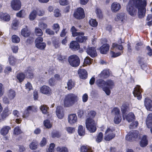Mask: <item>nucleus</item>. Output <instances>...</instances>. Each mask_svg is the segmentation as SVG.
I'll return each mask as SVG.
<instances>
[{
	"label": "nucleus",
	"instance_id": "cd10ccee",
	"mask_svg": "<svg viewBox=\"0 0 152 152\" xmlns=\"http://www.w3.org/2000/svg\"><path fill=\"white\" fill-rule=\"evenodd\" d=\"M0 18L6 21H9L10 20V16L6 13H3L2 12L0 13Z\"/></svg>",
	"mask_w": 152,
	"mask_h": 152
},
{
	"label": "nucleus",
	"instance_id": "338daca9",
	"mask_svg": "<svg viewBox=\"0 0 152 152\" xmlns=\"http://www.w3.org/2000/svg\"><path fill=\"white\" fill-rule=\"evenodd\" d=\"M44 125L47 128H50L51 127V125L48 120H46L44 121Z\"/></svg>",
	"mask_w": 152,
	"mask_h": 152
},
{
	"label": "nucleus",
	"instance_id": "7ed1b4c3",
	"mask_svg": "<svg viewBox=\"0 0 152 152\" xmlns=\"http://www.w3.org/2000/svg\"><path fill=\"white\" fill-rule=\"evenodd\" d=\"M115 86L113 80L109 79L105 81V87L103 88V90L106 94L109 95L110 93V89H112Z\"/></svg>",
	"mask_w": 152,
	"mask_h": 152
},
{
	"label": "nucleus",
	"instance_id": "a878e982",
	"mask_svg": "<svg viewBox=\"0 0 152 152\" xmlns=\"http://www.w3.org/2000/svg\"><path fill=\"white\" fill-rule=\"evenodd\" d=\"M27 27V26H26L25 28L22 29L21 31V34L25 37H28L30 34V32L28 30Z\"/></svg>",
	"mask_w": 152,
	"mask_h": 152
},
{
	"label": "nucleus",
	"instance_id": "72a5a7b5",
	"mask_svg": "<svg viewBox=\"0 0 152 152\" xmlns=\"http://www.w3.org/2000/svg\"><path fill=\"white\" fill-rule=\"evenodd\" d=\"M148 144V140L147 139L146 136H144L141 140L140 143V145L142 147L146 146Z\"/></svg>",
	"mask_w": 152,
	"mask_h": 152
},
{
	"label": "nucleus",
	"instance_id": "f704fd0d",
	"mask_svg": "<svg viewBox=\"0 0 152 152\" xmlns=\"http://www.w3.org/2000/svg\"><path fill=\"white\" fill-rule=\"evenodd\" d=\"M26 108L31 114H32L33 113H36L37 111V108L36 106L34 105L29 106Z\"/></svg>",
	"mask_w": 152,
	"mask_h": 152
},
{
	"label": "nucleus",
	"instance_id": "6e6d98bb",
	"mask_svg": "<svg viewBox=\"0 0 152 152\" xmlns=\"http://www.w3.org/2000/svg\"><path fill=\"white\" fill-rule=\"evenodd\" d=\"M56 150L59 152H68L67 148L65 147H58L56 148Z\"/></svg>",
	"mask_w": 152,
	"mask_h": 152
},
{
	"label": "nucleus",
	"instance_id": "4d7b16f0",
	"mask_svg": "<svg viewBox=\"0 0 152 152\" xmlns=\"http://www.w3.org/2000/svg\"><path fill=\"white\" fill-rule=\"evenodd\" d=\"M65 129L68 133L69 134L72 133L75 131V128L71 127H66Z\"/></svg>",
	"mask_w": 152,
	"mask_h": 152
},
{
	"label": "nucleus",
	"instance_id": "69168bd1",
	"mask_svg": "<svg viewBox=\"0 0 152 152\" xmlns=\"http://www.w3.org/2000/svg\"><path fill=\"white\" fill-rule=\"evenodd\" d=\"M138 125L137 121H136L132 122L129 126L130 129H133L136 128Z\"/></svg>",
	"mask_w": 152,
	"mask_h": 152
},
{
	"label": "nucleus",
	"instance_id": "f3484780",
	"mask_svg": "<svg viewBox=\"0 0 152 152\" xmlns=\"http://www.w3.org/2000/svg\"><path fill=\"white\" fill-rule=\"evenodd\" d=\"M56 115L60 119L63 118L64 114L63 108L60 106H58L56 109Z\"/></svg>",
	"mask_w": 152,
	"mask_h": 152
},
{
	"label": "nucleus",
	"instance_id": "603ef678",
	"mask_svg": "<svg viewBox=\"0 0 152 152\" xmlns=\"http://www.w3.org/2000/svg\"><path fill=\"white\" fill-rule=\"evenodd\" d=\"M59 25L58 23H55L52 26V28L56 33H57L60 29Z\"/></svg>",
	"mask_w": 152,
	"mask_h": 152
},
{
	"label": "nucleus",
	"instance_id": "ea45409f",
	"mask_svg": "<svg viewBox=\"0 0 152 152\" xmlns=\"http://www.w3.org/2000/svg\"><path fill=\"white\" fill-rule=\"evenodd\" d=\"M78 132L80 135H84L85 134V128H83L82 126L80 125L78 127Z\"/></svg>",
	"mask_w": 152,
	"mask_h": 152
},
{
	"label": "nucleus",
	"instance_id": "0eeeda50",
	"mask_svg": "<svg viewBox=\"0 0 152 152\" xmlns=\"http://www.w3.org/2000/svg\"><path fill=\"white\" fill-rule=\"evenodd\" d=\"M42 38L39 37L37 38L35 40V46L39 49L43 50L45 49L46 46V43L43 42Z\"/></svg>",
	"mask_w": 152,
	"mask_h": 152
},
{
	"label": "nucleus",
	"instance_id": "9d476101",
	"mask_svg": "<svg viewBox=\"0 0 152 152\" xmlns=\"http://www.w3.org/2000/svg\"><path fill=\"white\" fill-rule=\"evenodd\" d=\"M74 17L77 19L83 18L85 16L84 11L83 8L81 7L78 8L74 13Z\"/></svg>",
	"mask_w": 152,
	"mask_h": 152
},
{
	"label": "nucleus",
	"instance_id": "e433bc0d",
	"mask_svg": "<svg viewBox=\"0 0 152 152\" xmlns=\"http://www.w3.org/2000/svg\"><path fill=\"white\" fill-rule=\"evenodd\" d=\"M15 92L14 90L10 89L9 91L8 96L10 99H13L15 97Z\"/></svg>",
	"mask_w": 152,
	"mask_h": 152
},
{
	"label": "nucleus",
	"instance_id": "412c9836",
	"mask_svg": "<svg viewBox=\"0 0 152 152\" xmlns=\"http://www.w3.org/2000/svg\"><path fill=\"white\" fill-rule=\"evenodd\" d=\"M110 48L109 45L107 44H105L102 46L100 48V53L103 54H105L109 51Z\"/></svg>",
	"mask_w": 152,
	"mask_h": 152
},
{
	"label": "nucleus",
	"instance_id": "a19ab883",
	"mask_svg": "<svg viewBox=\"0 0 152 152\" xmlns=\"http://www.w3.org/2000/svg\"><path fill=\"white\" fill-rule=\"evenodd\" d=\"M37 13L36 10H33L29 15V19L31 20H34L36 17Z\"/></svg>",
	"mask_w": 152,
	"mask_h": 152
},
{
	"label": "nucleus",
	"instance_id": "bf43d9fd",
	"mask_svg": "<svg viewBox=\"0 0 152 152\" xmlns=\"http://www.w3.org/2000/svg\"><path fill=\"white\" fill-rule=\"evenodd\" d=\"M55 146V144L54 143L50 144L48 150H47V152H54V148Z\"/></svg>",
	"mask_w": 152,
	"mask_h": 152
},
{
	"label": "nucleus",
	"instance_id": "5fc2aeb1",
	"mask_svg": "<svg viewBox=\"0 0 152 152\" xmlns=\"http://www.w3.org/2000/svg\"><path fill=\"white\" fill-rule=\"evenodd\" d=\"M111 112L115 115H120V110L117 107H114L113 108Z\"/></svg>",
	"mask_w": 152,
	"mask_h": 152
},
{
	"label": "nucleus",
	"instance_id": "4468645a",
	"mask_svg": "<svg viewBox=\"0 0 152 152\" xmlns=\"http://www.w3.org/2000/svg\"><path fill=\"white\" fill-rule=\"evenodd\" d=\"M40 92L44 94L50 95L52 93V91L50 88L47 86H43L40 89Z\"/></svg>",
	"mask_w": 152,
	"mask_h": 152
},
{
	"label": "nucleus",
	"instance_id": "473e14b6",
	"mask_svg": "<svg viewBox=\"0 0 152 152\" xmlns=\"http://www.w3.org/2000/svg\"><path fill=\"white\" fill-rule=\"evenodd\" d=\"M124 19L125 14L123 13L118 14L115 19L116 21H121V22H123Z\"/></svg>",
	"mask_w": 152,
	"mask_h": 152
},
{
	"label": "nucleus",
	"instance_id": "4be33fe9",
	"mask_svg": "<svg viewBox=\"0 0 152 152\" xmlns=\"http://www.w3.org/2000/svg\"><path fill=\"white\" fill-rule=\"evenodd\" d=\"M84 35L83 33V34L78 35L76 38V41L79 43H83L86 42L87 39V37L83 36Z\"/></svg>",
	"mask_w": 152,
	"mask_h": 152
},
{
	"label": "nucleus",
	"instance_id": "864d4df0",
	"mask_svg": "<svg viewBox=\"0 0 152 152\" xmlns=\"http://www.w3.org/2000/svg\"><path fill=\"white\" fill-rule=\"evenodd\" d=\"M17 77L20 82H22L25 78V75L22 73L18 74Z\"/></svg>",
	"mask_w": 152,
	"mask_h": 152
},
{
	"label": "nucleus",
	"instance_id": "680f3d73",
	"mask_svg": "<svg viewBox=\"0 0 152 152\" xmlns=\"http://www.w3.org/2000/svg\"><path fill=\"white\" fill-rule=\"evenodd\" d=\"M19 23L18 21L17 20H14L12 22V27L15 29H16L18 26Z\"/></svg>",
	"mask_w": 152,
	"mask_h": 152
},
{
	"label": "nucleus",
	"instance_id": "ddd939ff",
	"mask_svg": "<svg viewBox=\"0 0 152 152\" xmlns=\"http://www.w3.org/2000/svg\"><path fill=\"white\" fill-rule=\"evenodd\" d=\"M86 52L92 57H95L97 55L96 49L94 47H88L86 50Z\"/></svg>",
	"mask_w": 152,
	"mask_h": 152
},
{
	"label": "nucleus",
	"instance_id": "2f4dec72",
	"mask_svg": "<svg viewBox=\"0 0 152 152\" xmlns=\"http://www.w3.org/2000/svg\"><path fill=\"white\" fill-rule=\"evenodd\" d=\"M134 118V114L132 113H129L127 116L125 115L124 119H126L128 122H130L133 120Z\"/></svg>",
	"mask_w": 152,
	"mask_h": 152
},
{
	"label": "nucleus",
	"instance_id": "2eb2a0df",
	"mask_svg": "<svg viewBox=\"0 0 152 152\" xmlns=\"http://www.w3.org/2000/svg\"><path fill=\"white\" fill-rule=\"evenodd\" d=\"M144 104L147 109L149 111H152V101L148 98H145Z\"/></svg>",
	"mask_w": 152,
	"mask_h": 152
},
{
	"label": "nucleus",
	"instance_id": "9b49d317",
	"mask_svg": "<svg viewBox=\"0 0 152 152\" xmlns=\"http://www.w3.org/2000/svg\"><path fill=\"white\" fill-rule=\"evenodd\" d=\"M142 91L140 86L137 85L135 87L133 93L135 97H137L138 99H140L142 97L141 93Z\"/></svg>",
	"mask_w": 152,
	"mask_h": 152
},
{
	"label": "nucleus",
	"instance_id": "5701e85b",
	"mask_svg": "<svg viewBox=\"0 0 152 152\" xmlns=\"http://www.w3.org/2000/svg\"><path fill=\"white\" fill-rule=\"evenodd\" d=\"M121 8L120 4L117 2L113 3L111 5V10L114 12H117L121 9Z\"/></svg>",
	"mask_w": 152,
	"mask_h": 152
},
{
	"label": "nucleus",
	"instance_id": "8fccbe9b",
	"mask_svg": "<svg viewBox=\"0 0 152 152\" xmlns=\"http://www.w3.org/2000/svg\"><path fill=\"white\" fill-rule=\"evenodd\" d=\"M15 62L16 59L13 56H11L9 57V62L10 65H14L15 64Z\"/></svg>",
	"mask_w": 152,
	"mask_h": 152
},
{
	"label": "nucleus",
	"instance_id": "49530a36",
	"mask_svg": "<svg viewBox=\"0 0 152 152\" xmlns=\"http://www.w3.org/2000/svg\"><path fill=\"white\" fill-rule=\"evenodd\" d=\"M103 134L102 132H100L97 135L96 139V141L98 142H100L103 139Z\"/></svg>",
	"mask_w": 152,
	"mask_h": 152
},
{
	"label": "nucleus",
	"instance_id": "79ce46f5",
	"mask_svg": "<svg viewBox=\"0 0 152 152\" xmlns=\"http://www.w3.org/2000/svg\"><path fill=\"white\" fill-rule=\"evenodd\" d=\"M40 109L43 113L47 114L48 113V107H47L46 105H42L40 107Z\"/></svg>",
	"mask_w": 152,
	"mask_h": 152
},
{
	"label": "nucleus",
	"instance_id": "de8ad7c7",
	"mask_svg": "<svg viewBox=\"0 0 152 152\" xmlns=\"http://www.w3.org/2000/svg\"><path fill=\"white\" fill-rule=\"evenodd\" d=\"M35 33L38 36H42L43 35V32L41 29L38 28H35Z\"/></svg>",
	"mask_w": 152,
	"mask_h": 152
},
{
	"label": "nucleus",
	"instance_id": "4c0bfd02",
	"mask_svg": "<svg viewBox=\"0 0 152 152\" xmlns=\"http://www.w3.org/2000/svg\"><path fill=\"white\" fill-rule=\"evenodd\" d=\"M71 30L72 32V35L73 37H76L78 35L83 34V33L82 32H77V30L74 26L72 27Z\"/></svg>",
	"mask_w": 152,
	"mask_h": 152
},
{
	"label": "nucleus",
	"instance_id": "37998d69",
	"mask_svg": "<svg viewBox=\"0 0 152 152\" xmlns=\"http://www.w3.org/2000/svg\"><path fill=\"white\" fill-rule=\"evenodd\" d=\"M32 69L31 68H29L26 72V75L28 77L31 78L33 76Z\"/></svg>",
	"mask_w": 152,
	"mask_h": 152
},
{
	"label": "nucleus",
	"instance_id": "a18cd8bd",
	"mask_svg": "<svg viewBox=\"0 0 152 152\" xmlns=\"http://www.w3.org/2000/svg\"><path fill=\"white\" fill-rule=\"evenodd\" d=\"M121 118L120 115H115L114 120V123L117 124H119L121 121Z\"/></svg>",
	"mask_w": 152,
	"mask_h": 152
},
{
	"label": "nucleus",
	"instance_id": "58836bf2",
	"mask_svg": "<svg viewBox=\"0 0 152 152\" xmlns=\"http://www.w3.org/2000/svg\"><path fill=\"white\" fill-rule=\"evenodd\" d=\"M96 114V112L93 110H91L89 111H88V114L86 115L87 118H92L94 117Z\"/></svg>",
	"mask_w": 152,
	"mask_h": 152
},
{
	"label": "nucleus",
	"instance_id": "774afa93",
	"mask_svg": "<svg viewBox=\"0 0 152 152\" xmlns=\"http://www.w3.org/2000/svg\"><path fill=\"white\" fill-rule=\"evenodd\" d=\"M38 25L39 27L42 29H45L47 27V25L43 22L39 23Z\"/></svg>",
	"mask_w": 152,
	"mask_h": 152
},
{
	"label": "nucleus",
	"instance_id": "f03ea898",
	"mask_svg": "<svg viewBox=\"0 0 152 152\" xmlns=\"http://www.w3.org/2000/svg\"><path fill=\"white\" fill-rule=\"evenodd\" d=\"M86 124V128L91 132H94L96 131V124L93 119L87 118Z\"/></svg>",
	"mask_w": 152,
	"mask_h": 152
},
{
	"label": "nucleus",
	"instance_id": "20e7f679",
	"mask_svg": "<svg viewBox=\"0 0 152 152\" xmlns=\"http://www.w3.org/2000/svg\"><path fill=\"white\" fill-rule=\"evenodd\" d=\"M68 61L70 65L73 67H77L80 64V59L76 55L70 56L68 58Z\"/></svg>",
	"mask_w": 152,
	"mask_h": 152
},
{
	"label": "nucleus",
	"instance_id": "e2e57ef3",
	"mask_svg": "<svg viewBox=\"0 0 152 152\" xmlns=\"http://www.w3.org/2000/svg\"><path fill=\"white\" fill-rule=\"evenodd\" d=\"M22 132L20 128L18 127H16L14 129V134H15L18 135Z\"/></svg>",
	"mask_w": 152,
	"mask_h": 152
},
{
	"label": "nucleus",
	"instance_id": "6ab92c4d",
	"mask_svg": "<svg viewBox=\"0 0 152 152\" xmlns=\"http://www.w3.org/2000/svg\"><path fill=\"white\" fill-rule=\"evenodd\" d=\"M77 121V116L75 114H71L68 115V121L71 124L75 123Z\"/></svg>",
	"mask_w": 152,
	"mask_h": 152
},
{
	"label": "nucleus",
	"instance_id": "c85d7f7f",
	"mask_svg": "<svg viewBox=\"0 0 152 152\" xmlns=\"http://www.w3.org/2000/svg\"><path fill=\"white\" fill-rule=\"evenodd\" d=\"M81 152H92V149L90 146L83 145L80 148Z\"/></svg>",
	"mask_w": 152,
	"mask_h": 152
},
{
	"label": "nucleus",
	"instance_id": "393cba45",
	"mask_svg": "<svg viewBox=\"0 0 152 152\" xmlns=\"http://www.w3.org/2000/svg\"><path fill=\"white\" fill-rule=\"evenodd\" d=\"M11 129V127L9 126H4L1 130V134L3 135L7 134L9 130Z\"/></svg>",
	"mask_w": 152,
	"mask_h": 152
},
{
	"label": "nucleus",
	"instance_id": "f8f14e48",
	"mask_svg": "<svg viewBox=\"0 0 152 152\" xmlns=\"http://www.w3.org/2000/svg\"><path fill=\"white\" fill-rule=\"evenodd\" d=\"M21 2L20 0H13L11 1V7L15 10H19L21 7Z\"/></svg>",
	"mask_w": 152,
	"mask_h": 152
},
{
	"label": "nucleus",
	"instance_id": "c03bdc74",
	"mask_svg": "<svg viewBox=\"0 0 152 152\" xmlns=\"http://www.w3.org/2000/svg\"><path fill=\"white\" fill-rule=\"evenodd\" d=\"M12 42L15 43H18L20 41V38L16 35H13L12 37Z\"/></svg>",
	"mask_w": 152,
	"mask_h": 152
},
{
	"label": "nucleus",
	"instance_id": "dca6fc26",
	"mask_svg": "<svg viewBox=\"0 0 152 152\" xmlns=\"http://www.w3.org/2000/svg\"><path fill=\"white\" fill-rule=\"evenodd\" d=\"M69 48L73 50L76 51L80 48V45L77 42L72 41L70 43Z\"/></svg>",
	"mask_w": 152,
	"mask_h": 152
},
{
	"label": "nucleus",
	"instance_id": "1a4fd4ad",
	"mask_svg": "<svg viewBox=\"0 0 152 152\" xmlns=\"http://www.w3.org/2000/svg\"><path fill=\"white\" fill-rule=\"evenodd\" d=\"M113 130L110 128L107 129L105 132L104 139L105 140L109 141L115 137V134L113 133Z\"/></svg>",
	"mask_w": 152,
	"mask_h": 152
},
{
	"label": "nucleus",
	"instance_id": "aec40b11",
	"mask_svg": "<svg viewBox=\"0 0 152 152\" xmlns=\"http://www.w3.org/2000/svg\"><path fill=\"white\" fill-rule=\"evenodd\" d=\"M110 73L109 69H105L103 70L99 74V76L101 78L106 79L109 77Z\"/></svg>",
	"mask_w": 152,
	"mask_h": 152
},
{
	"label": "nucleus",
	"instance_id": "b1692460",
	"mask_svg": "<svg viewBox=\"0 0 152 152\" xmlns=\"http://www.w3.org/2000/svg\"><path fill=\"white\" fill-rule=\"evenodd\" d=\"M146 123L148 128L152 126V113L149 114L147 118Z\"/></svg>",
	"mask_w": 152,
	"mask_h": 152
},
{
	"label": "nucleus",
	"instance_id": "6e6552de",
	"mask_svg": "<svg viewBox=\"0 0 152 152\" xmlns=\"http://www.w3.org/2000/svg\"><path fill=\"white\" fill-rule=\"evenodd\" d=\"M139 132L137 131L129 132L126 137V140L131 141L135 140L138 136Z\"/></svg>",
	"mask_w": 152,
	"mask_h": 152
},
{
	"label": "nucleus",
	"instance_id": "052dcab7",
	"mask_svg": "<svg viewBox=\"0 0 152 152\" xmlns=\"http://www.w3.org/2000/svg\"><path fill=\"white\" fill-rule=\"evenodd\" d=\"M92 60L89 57H86L84 59V63L90 65L91 63Z\"/></svg>",
	"mask_w": 152,
	"mask_h": 152
},
{
	"label": "nucleus",
	"instance_id": "a211bd4d",
	"mask_svg": "<svg viewBox=\"0 0 152 152\" xmlns=\"http://www.w3.org/2000/svg\"><path fill=\"white\" fill-rule=\"evenodd\" d=\"M80 77L82 79H86L87 77L88 74L86 71L84 69H80L78 71Z\"/></svg>",
	"mask_w": 152,
	"mask_h": 152
},
{
	"label": "nucleus",
	"instance_id": "7c9ffc66",
	"mask_svg": "<svg viewBox=\"0 0 152 152\" xmlns=\"http://www.w3.org/2000/svg\"><path fill=\"white\" fill-rule=\"evenodd\" d=\"M121 111L123 114V117L124 119L125 118V113L128 109V107L127 105L126 104H123L121 107Z\"/></svg>",
	"mask_w": 152,
	"mask_h": 152
},
{
	"label": "nucleus",
	"instance_id": "423d86ee",
	"mask_svg": "<svg viewBox=\"0 0 152 152\" xmlns=\"http://www.w3.org/2000/svg\"><path fill=\"white\" fill-rule=\"evenodd\" d=\"M112 48H115L121 51V52H118L117 53H115L113 51H111L110 54L111 55V56L113 57H118L121 55V54L123 53V51L122 50L123 49V46L121 45H118L116 43H113L112 45Z\"/></svg>",
	"mask_w": 152,
	"mask_h": 152
},
{
	"label": "nucleus",
	"instance_id": "f257e3e1",
	"mask_svg": "<svg viewBox=\"0 0 152 152\" xmlns=\"http://www.w3.org/2000/svg\"><path fill=\"white\" fill-rule=\"evenodd\" d=\"M77 95L70 93L66 95L64 100V105L65 107H69L73 105L78 100Z\"/></svg>",
	"mask_w": 152,
	"mask_h": 152
},
{
	"label": "nucleus",
	"instance_id": "c9c22d12",
	"mask_svg": "<svg viewBox=\"0 0 152 152\" xmlns=\"http://www.w3.org/2000/svg\"><path fill=\"white\" fill-rule=\"evenodd\" d=\"M96 83L98 86L100 88H103V87H105V81L103 80L99 79L98 80L96 81Z\"/></svg>",
	"mask_w": 152,
	"mask_h": 152
},
{
	"label": "nucleus",
	"instance_id": "bb28decb",
	"mask_svg": "<svg viewBox=\"0 0 152 152\" xmlns=\"http://www.w3.org/2000/svg\"><path fill=\"white\" fill-rule=\"evenodd\" d=\"M11 113V112L9 110L8 107L4 108L1 117L2 119H4Z\"/></svg>",
	"mask_w": 152,
	"mask_h": 152
},
{
	"label": "nucleus",
	"instance_id": "09e8293b",
	"mask_svg": "<svg viewBox=\"0 0 152 152\" xmlns=\"http://www.w3.org/2000/svg\"><path fill=\"white\" fill-rule=\"evenodd\" d=\"M89 24L91 26L95 27L97 26L98 22L96 20L91 19L89 21Z\"/></svg>",
	"mask_w": 152,
	"mask_h": 152
},
{
	"label": "nucleus",
	"instance_id": "c756f323",
	"mask_svg": "<svg viewBox=\"0 0 152 152\" xmlns=\"http://www.w3.org/2000/svg\"><path fill=\"white\" fill-rule=\"evenodd\" d=\"M75 85V83L72 80H69L67 82V88L69 90H71Z\"/></svg>",
	"mask_w": 152,
	"mask_h": 152
},
{
	"label": "nucleus",
	"instance_id": "3c124183",
	"mask_svg": "<svg viewBox=\"0 0 152 152\" xmlns=\"http://www.w3.org/2000/svg\"><path fill=\"white\" fill-rule=\"evenodd\" d=\"M30 114H31V113L29 111H28V110H27V108H26L23 113V118H27Z\"/></svg>",
	"mask_w": 152,
	"mask_h": 152
},
{
	"label": "nucleus",
	"instance_id": "0e129e2a",
	"mask_svg": "<svg viewBox=\"0 0 152 152\" xmlns=\"http://www.w3.org/2000/svg\"><path fill=\"white\" fill-rule=\"evenodd\" d=\"M96 13L97 17L99 19H102L103 17V15L101 12V10L99 9H97L96 10Z\"/></svg>",
	"mask_w": 152,
	"mask_h": 152
},
{
	"label": "nucleus",
	"instance_id": "13d9d810",
	"mask_svg": "<svg viewBox=\"0 0 152 152\" xmlns=\"http://www.w3.org/2000/svg\"><path fill=\"white\" fill-rule=\"evenodd\" d=\"M29 147L30 149L32 150H35L37 148V143L32 142L29 145Z\"/></svg>",
	"mask_w": 152,
	"mask_h": 152
},
{
	"label": "nucleus",
	"instance_id": "39448f33",
	"mask_svg": "<svg viewBox=\"0 0 152 152\" xmlns=\"http://www.w3.org/2000/svg\"><path fill=\"white\" fill-rule=\"evenodd\" d=\"M146 5L145 1H142V0L140 1V4L137 8L138 10V14L140 18L143 17L145 15V7Z\"/></svg>",
	"mask_w": 152,
	"mask_h": 152
}]
</instances>
